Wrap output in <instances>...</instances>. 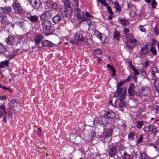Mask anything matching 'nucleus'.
I'll list each match as a JSON object with an SVG mask.
<instances>
[{
	"label": "nucleus",
	"instance_id": "6e6d98bb",
	"mask_svg": "<svg viewBox=\"0 0 159 159\" xmlns=\"http://www.w3.org/2000/svg\"><path fill=\"white\" fill-rule=\"evenodd\" d=\"M157 68L156 67H154L152 68L151 73H157Z\"/></svg>",
	"mask_w": 159,
	"mask_h": 159
},
{
	"label": "nucleus",
	"instance_id": "7c9ffc66",
	"mask_svg": "<svg viewBox=\"0 0 159 159\" xmlns=\"http://www.w3.org/2000/svg\"><path fill=\"white\" fill-rule=\"evenodd\" d=\"M135 133L134 132H131L129 133L128 135V139L130 140H134V136Z\"/></svg>",
	"mask_w": 159,
	"mask_h": 159
},
{
	"label": "nucleus",
	"instance_id": "e433bc0d",
	"mask_svg": "<svg viewBox=\"0 0 159 159\" xmlns=\"http://www.w3.org/2000/svg\"><path fill=\"white\" fill-rule=\"evenodd\" d=\"M84 17L83 18V19L84 18L87 17V18H92L93 16H92L90 14L88 11H86L85 13H84Z\"/></svg>",
	"mask_w": 159,
	"mask_h": 159
},
{
	"label": "nucleus",
	"instance_id": "4c0bfd02",
	"mask_svg": "<svg viewBox=\"0 0 159 159\" xmlns=\"http://www.w3.org/2000/svg\"><path fill=\"white\" fill-rule=\"evenodd\" d=\"M157 3L155 0H152L151 5L153 9L156 8V7L157 6Z\"/></svg>",
	"mask_w": 159,
	"mask_h": 159
},
{
	"label": "nucleus",
	"instance_id": "f03ea898",
	"mask_svg": "<svg viewBox=\"0 0 159 159\" xmlns=\"http://www.w3.org/2000/svg\"><path fill=\"white\" fill-rule=\"evenodd\" d=\"M129 30H124L123 36L126 39V44L127 47L129 48L132 49L135 46L137 41L133 35L129 33Z\"/></svg>",
	"mask_w": 159,
	"mask_h": 159
},
{
	"label": "nucleus",
	"instance_id": "774afa93",
	"mask_svg": "<svg viewBox=\"0 0 159 159\" xmlns=\"http://www.w3.org/2000/svg\"><path fill=\"white\" fill-rule=\"evenodd\" d=\"M133 79L135 80V82L136 81L137 79V77L136 76H134L133 78Z\"/></svg>",
	"mask_w": 159,
	"mask_h": 159
},
{
	"label": "nucleus",
	"instance_id": "69168bd1",
	"mask_svg": "<svg viewBox=\"0 0 159 159\" xmlns=\"http://www.w3.org/2000/svg\"><path fill=\"white\" fill-rule=\"evenodd\" d=\"M145 1L148 3H150L152 0H144Z\"/></svg>",
	"mask_w": 159,
	"mask_h": 159
},
{
	"label": "nucleus",
	"instance_id": "423d86ee",
	"mask_svg": "<svg viewBox=\"0 0 159 159\" xmlns=\"http://www.w3.org/2000/svg\"><path fill=\"white\" fill-rule=\"evenodd\" d=\"M141 94L145 96H149L150 94V89L147 86L143 87L141 89Z\"/></svg>",
	"mask_w": 159,
	"mask_h": 159
},
{
	"label": "nucleus",
	"instance_id": "ea45409f",
	"mask_svg": "<svg viewBox=\"0 0 159 159\" xmlns=\"http://www.w3.org/2000/svg\"><path fill=\"white\" fill-rule=\"evenodd\" d=\"M102 34L98 30H94V35L99 39L100 38Z\"/></svg>",
	"mask_w": 159,
	"mask_h": 159
},
{
	"label": "nucleus",
	"instance_id": "ddd939ff",
	"mask_svg": "<svg viewBox=\"0 0 159 159\" xmlns=\"http://www.w3.org/2000/svg\"><path fill=\"white\" fill-rule=\"evenodd\" d=\"M43 39V36L41 35H38L34 37V42L36 46H39V44Z\"/></svg>",
	"mask_w": 159,
	"mask_h": 159
},
{
	"label": "nucleus",
	"instance_id": "bb28decb",
	"mask_svg": "<svg viewBox=\"0 0 159 159\" xmlns=\"http://www.w3.org/2000/svg\"><path fill=\"white\" fill-rule=\"evenodd\" d=\"M149 46H150V48L149 49V52H151L154 55H156L157 53V51L156 50L155 47L153 46H151L149 45Z\"/></svg>",
	"mask_w": 159,
	"mask_h": 159
},
{
	"label": "nucleus",
	"instance_id": "5701e85b",
	"mask_svg": "<svg viewBox=\"0 0 159 159\" xmlns=\"http://www.w3.org/2000/svg\"><path fill=\"white\" fill-rule=\"evenodd\" d=\"M91 18H87V17H85L83 19H82L81 21L80 22H79V23H81L82 22H83L84 21H86L87 23H88V25L89 26V29H92V28H90L91 25V20L90 19Z\"/></svg>",
	"mask_w": 159,
	"mask_h": 159
},
{
	"label": "nucleus",
	"instance_id": "c03bdc74",
	"mask_svg": "<svg viewBox=\"0 0 159 159\" xmlns=\"http://www.w3.org/2000/svg\"><path fill=\"white\" fill-rule=\"evenodd\" d=\"M140 72L144 78H146L147 76L146 71L143 69L142 68L140 70Z\"/></svg>",
	"mask_w": 159,
	"mask_h": 159
},
{
	"label": "nucleus",
	"instance_id": "49530a36",
	"mask_svg": "<svg viewBox=\"0 0 159 159\" xmlns=\"http://www.w3.org/2000/svg\"><path fill=\"white\" fill-rule=\"evenodd\" d=\"M132 69L135 75H139V72L138 70L137 69H136L134 66H133Z\"/></svg>",
	"mask_w": 159,
	"mask_h": 159
},
{
	"label": "nucleus",
	"instance_id": "338daca9",
	"mask_svg": "<svg viewBox=\"0 0 159 159\" xmlns=\"http://www.w3.org/2000/svg\"><path fill=\"white\" fill-rule=\"evenodd\" d=\"M111 15H111L110 14V15L108 17V18L110 20H111L112 19V16H111Z\"/></svg>",
	"mask_w": 159,
	"mask_h": 159
},
{
	"label": "nucleus",
	"instance_id": "4be33fe9",
	"mask_svg": "<svg viewBox=\"0 0 159 159\" xmlns=\"http://www.w3.org/2000/svg\"><path fill=\"white\" fill-rule=\"evenodd\" d=\"M105 114L109 118L111 119L114 118L116 116L115 112L112 111H107L105 112Z\"/></svg>",
	"mask_w": 159,
	"mask_h": 159
},
{
	"label": "nucleus",
	"instance_id": "0eeeda50",
	"mask_svg": "<svg viewBox=\"0 0 159 159\" xmlns=\"http://www.w3.org/2000/svg\"><path fill=\"white\" fill-rule=\"evenodd\" d=\"M52 14V11H49L44 12L41 15V18L43 20L48 19L50 18Z\"/></svg>",
	"mask_w": 159,
	"mask_h": 159
},
{
	"label": "nucleus",
	"instance_id": "5fc2aeb1",
	"mask_svg": "<svg viewBox=\"0 0 159 159\" xmlns=\"http://www.w3.org/2000/svg\"><path fill=\"white\" fill-rule=\"evenodd\" d=\"M143 139V135H141L140 137L139 138L137 143V144H139L142 142V140Z\"/></svg>",
	"mask_w": 159,
	"mask_h": 159
},
{
	"label": "nucleus",
	"instance_id": "393cba45",
	"mask_svg": "<svg viewBox=\"0 0 159 159\" xmlns=\"http://www.w3.org/2000/svg\"><path fill=\"white\" fill-rule=\"evenodd\" d=\"M121 157L123 159H130V156L126 152H121Z\"/></svg>",
	"mask_w": 159,
	"mask_h": 159
},
{
	"label": "nucleus",
	"instance_id": "864d4df0",
	"mask_svg": "<svg viewBox=\"0 0 159 159\" xmlns=\"http://www.w3.org/2000/svg\"><path fill=\"white\" fill-rule=\"evenodd\" d=\"M6 52V50L4 46L1 44V54H3Z\"/></svg>",
	"mask_w": 159,
	"mask_h": 159
},
{
	"label": "nucleus",
	"instance_id": "b1692460",
	"mask_svg": "<svg viewBox=\"0 0 159 159\" xmlns=\"http://www.w3.org/2000/svg\"><path fill=\"white\" fill-rule=\"evenodd\" d=\"M139 159H149L148 156L146 152H140V155L138 157Z\"/></svg>",
	"mask_w": 159,
	"mask_h": 159
},
{
	"label": "nucleus",
	"instance_id": "680f3d73",
	"mask_svg": "<svg viewBox=\"0 0 159 159\" xmlns=\"http://www.w3.org/2000/svg\"><path fill=\"white\" fill-rule=\"evenodd\" d=\"M14 57V55L12 54L9 55L8 57L10 59H12Z\"/></svg>",
	"mask_w": 159,
	"mask_h": 159
},
{
	"label": "nucleus",
	"instance_id": "2eb2a0df",
	"mask_svg": "<svg viewBox=\"0 0 159 159\" xmlns=\"http://www.w3.org/2000/svg\"><path fill=\"white\" fill-rule=\"evenodd\" d=\"M1 109L2 110V111H1V115L2 116H5L3 118V121L5 122L6 121V119L7 118V116H6V111L4 105H1Z\"/></svg>",
	"mask_w": 159,
	"mask_h": 159
},
{
	"label": "nucleus",
	"instance_id": "e2e57ef3",
	"mask_svg": "<svg viewBox=\"0 0 159 159\" xmlns=\"http://www.w3.org/2000/svg\"><path fill=\"white\" fill-rule=\"evenodd\" d=\"M1 88L3 89L6 90H10L9 89L4 86H1Z\"/></svg>",
	"mask_w": 159,
	"mask_h": 159
},
{
	"label": "nucleus",
	"instance_id": "4468645a",
	"mask_svg": "<svg viewBox=\"0 0 159 159\" xmlns=\"http://www.w3.org/2000/svg\"><path fill=\"white\" fill-rule=\"evenodd\" d=\"M148 46L149 45H148V44L147 43L146 45H144L141 48L140 50V52L143 54H146L149 52Z\"/></svg>",
	"mask_w": 159,
	"mask_h": 159
},
{
	"label": "nucleus",
	"instance_id": "bf43d9fd",
	"mask_svg": "<svg viewBox=\"0 0 159 159\" xmlns=\"http://www.w3.org/2000/svg\"><path fill=\"white\" fill-rule=\"evenodd\" d=\"M111 71L112 72V74L113 76H114L116 73V71L115 69H114V67L112 68L111 69Z\"/></svg>",
	"mask_w": 159,
	"mask_h": 159
},
{
	"label": "nucleus",
	"instance_id": "f8f14e48",
	"mask_svg": "<svg viewBox=\"0 0 159 159\" xmlns=\"http://www.w3.org/2000/svg\"><path fill=\"white\" fill-rule=\"evenodd\" d=\"M51 23L48 20H44L42 23V26L43 29H49L51 27Z\"/></svg>",
	"mask_w": 159,
	"mask_h": 159
},
{
	"label": "nucleus",
	"instance_id": "72a5a7b5",
	"mask_svg": "<svg viewBox=\"0 0 159 159\" xmlns=\"http://www.w3.org/2000/svg\"><path fill=\"white\" fill-rule=\"evenodd\" d=\"M9 64L8 61H5L1 62V68H3L4 66H7Z\"/></svg>",
	"mask_w": 159,
	"mask_h": 159
},
{
	"label": "nucleus",
	"instance_id": "c756f323",
	"mask_svg": "<svg viewBox=\"0 0 159 159\" xmlns=\"http://www.w3.org/2000/svg\"><path fill=\"white\" fill-rule=\"evenodd\" d=\"M120 36V32L117 30H116L114 32L113 35L114 38L118 40Z\"/></svg>",
	"mask_w": 159,
	"mask_h": 159
},
{
	"label": "nucleus",
	"instance_id": "c85d7f7f",
	"mask_svg": "<svg viewBox=\"0 0 159 159\" xmlns=\"http://www.w3.org/2000/svg\"><path fill=\"white\" fill-rule=\"evenodd\" d=\"M153 126L152 125H149L148 126H145L143 128V129L145 132H150L151 131V129Z\"/></svg>",
	"mask_w": 159,
	"mask_h": 159
},
{
	"label": "nucleus",
	"instance_id": "f704fd0d",
	"mask_svg": "<svg viewBox=\"0 0 159 159\" xmlns=\"http://www.w3.org/2000/svg\"><path fill=\"white\" fill-rule=\"evenodd\" d=\"M30 3L34 7H36L37 6V2L36 0H28Z\"/></svg>",
	"mask_w": 159,
	"mask_h": 159
},
{
	"label": "nucleus",
	"instance_id": "a211bd4d",
	"mask_svg": "<svg viewBox=\"0 0 159 159\" xmlns=\"http://www.w3.org/2000/svg\"><path fill=\"white\" fill-rule=\"evenodd\" d=\"M41 43L42 46L45 47H52V45L53 44L51 42L47 40H43L42 42Z\"/></svg>",
	"mask_w": 159,
	"mask_h": 159
},
{
	"label": "nucleus",
	"instance_id": "a18cd8bd",
	"mask_svg": "<svg viewBox=\"0 0 159 159\" xmlns=\"http://www.w3.org/2000/svg\"><path fill=\"white\" fill-rule=\"evenodd\" d=\"M119 89H117V90L115 92L114 94V96L115 98H117L119 97L120 93Z\"/></svg>",
	"mask_w": 159,
	"mask_h": 159
},
{
	"label": "nucleus",
	"instance_id": "aec40b11",
	"mask_svg": "<svg viewBox=\"0 0 159 159\" xmlns=\"http://www.w3.org/2000/svg\"><path fill=\"white\" fill-rule=\"evenodd\" d=\"M11 8L9 7L4 8L1 7V13L8 14L11 11Z\"/></svg>",
	"mask_w": 159,
	"mask_h": 159
},
{
	"label": "nucleus",
	"instance_id": "a878e982",
	"mask_svg": "<svg viewBox=\"0 0 159 159\" xmlns=\"http://www.w3.org/2000/svg\"><path fill=\"white\" fill-rule=\"evenodd\" d=\"M101 36L99 38L101 42L102 43H107V36L104 34H102Z\"/></svg>",
	"mask_w": 159,
	"mask_h": 159
},
{
	"label": "nucleus",
	"instance_id": "6ab92c4d",
	"mask_svg": "<svg viewBox=\"0 0 159 159\" xmlns=\"http://www.w3.org/2000/svg\"><path fill=\"white\" fill-rule=\"evenodd\" d=\"M52 20L55 23H58L62 19L61 16L59 14L56 15L54 16L52 18Z\"/></svg>",
	"mask_w": 159,
	"mask_h": 159
},
{
	"label": "nucleus",
	"instance_id": "473e14b6",
	"mask_svg": "<svg viewBox=\"0 0 159 159\" xmlns=\"http://www.w3.org/2000/svg\"><path fill=\"white\" fill-rule=\"evenodd\" d=\"M150 132L153 134H156L158 132L157 128L156 127V126L153 125Z\"/></svg>",
	"mask_w": 159,
	"mask_h": 159
},
{
	"label": "nucleus",
	"instance_id": "c9c22d12",
	"mask_svg": "<svg viewBox=\"0 0 159 159\" xmlns=\"http://www.w3.org/2000/svg\"><path fill=\"white\" fill-rule=\"evenodd\" d=\"M134 87L133 86H129L128 89V93L130 95H133L134 92Z\"/></svg>",
	"mask_w": 159,
	"mask_h": 159
},
{
	"label": "nucleus",
	"instance_id": "20e7f679",
	"mask_svg": "<svg viewBox=\"0 0 159 159\" xmlns=\"http://www.w3.org/2000/svg\"><path fill=\"white\" fill-rule=\"evenodd\" d=\"M81 32L80 33L79 32H76L74 34V39L78 42H84L87 41V39L84 38L81 34Z\"/></svg>",
	"mask_w": 159,
	"mask_h": 159
},
{
	"label": "nucleus",
	"instance_id": "de8ad7c7",
	"mask_svg": "<svg viewBox=\"0 0 159 159\" xmlns=\"http://www.w3.org/2000/svg\"><path fill=\"white\" fill-rule=\"evenodd\" d=\"M7 97H6V96H1V101H3V104L6 103H7Z\"/></svg>",
	"mask_w": 159,
	"mask_h": 159
},
{
	"label": "nucleus",
	"instance_id": "39448f33",
	"mask_svg": "<svg viewBox=\"0 0 159 159\" xmlns=\"http://www.w3.org/2000/svg\"><path fill=\"white\" fill-rule=\"evenodd\" d=\"M75 16L79 19H83L84 17V11H81L79 8L75 9L74 13Z\"/></svg>",
	"mask_w": 159,
	"mask_h": 159
},
{
	"label": "nucleus",
	"instance_id": "f3484780",
	"mask_svg": "<svg viewBox=\"0 0 159 159\" xmlns=\"http://www.w3.org/2000/svg\"><path fill=\"white\" fill-rule=\"evenodd\" d=\"M117 152L116 148V146L112 147L109 151V154L111 157H113L116 154Z\"/></svg>",
	"mask_w": 159,
	"mask_h": 159
},
{
	"label": "nucleus",
	"instance_id": "9b49d317",
	"mask_svg": "<svg viewBox=\"0 0 159 159\" xmlns=\"http://www.w3.org/2000/svg\"><path fill=\"white\" fill-rule=\"evenodd\" d=\"M115 102V105L119 107L120 108L125 106V104L124 102L120 98L116 99Z\"/></svg>",
	"mask_w": 159,
	"mask_h": 159
},
{
	"label": "nucleus",
	"instance_id": "9d476101",
	"mask_svg": "<svg viewBox=\"0 0 159 159\" xmlns=\"http://www.w3.org/2000/svg\"><path fill=\"white\" fill-rule=\"evenodd\" d=\"M2 23L3 25V26H6L7 25L9 26H11L12 27V28L11 29H12L14 26V25L12 24L9 22V21L7 19L6 16H3L2 17Z\"/></svg>",
	"mask_w": 159,
	"mask_h": 159
},
{
	"label": "nucleus",
	"instance_id": "dca6fc26",
	"mask_svg": "<svg viewBox=\"0 0 159 159\" xmlns=\"http://www.w3.org/2000/svg\"><path fill=\"white\" fill-rule=\"evenodd\" d=\"M6 43L10 45H12L15 43V40L14 38L11 35H9L5 41Z\"/></svg>",
	"mask_w": 159,
	"mask_h": 159
},
{
	"label": "nucleus",
	"instance_id": "2f4dec72",
	"mask_svg": "<svg viewBox=\"0 0 159 159\" xmlns=\"http://www.w3.org/2000/svg\"><path fill=\"white\" fill-rule=\"evenodd\" d=\"M112 130L111 129L109 128L107 129L105 131L106 136V137H109L111 136L112 134Z\"/></svg>",
	"mask_w": 159,
	"mask_h": 159
},
{
	"label": "nucleus",
	"instance_id": "4d7b16f0",
	"mask_svg": "<svg viewBox=\"0 0 159 159\" xmlns=\"http://www.w3.org/2000/svg\"><path fill=\"white\" fill-rule=\"evenodd\" d=\"M116 10L118 12H120L121 11L120 7L118 4H117L116 6Z\"/></svg>",
	"mask_w": 159,
	"mask_h": 159
},
{
	"label": "nucleus",
	"instance_id": "09e8293b",
	"mask_svg": "<svg viewBox=\"0 0 159 159\" xmlns=\"http://www.w3.org/2000/svg\"><path fill=\"white\" fill-rule=\"evenodd\" d=\"M120 23L124 26H125L128 24V21L125 20L121 19L120 20Z\"/></svg>",
	"mask_w": 159,
	"mask_h": 159
},
{
	"label": "nucleus",
	"instance_id": "3c124183",
	"mask_svg": "<svg viewBox=\"0 0 159 159\" xmlns=\"http://www.w3.org/2000/svg\"><path fill=\"white\" fill-rule=\"evenodd\" d=\"M106 6L107 7V9L108 12L111 15H112V14H113V13L112 11L111 7L109 6H108L107 4V5Z\"/></svg>",
	"mask_w": 159,
	"mask_h": 159
},
{
	"label": "nucleus",
	"instance_id": "6e6552de",
	"mask_svg": "<svg viewBox=\"0 0 159 159\" xmlns=\"http://www.w3.org/2000/svg\"><path fill=\"white\" fill-rule=\"evenodd\" d=\"M26 17L32 23H34L38 21V16L36 15H31L30 13H28Z\"/></svg>",
	"mask_w": 159,
	"mask_h": 159
},
{
	"label": "nucleus",
	"instance_id": "cd10ccee",
	"mask_svg": "<svg viewBox=\"0 0 159 159\" xmlns=\"http://www.w3.org/2000/svg\"><path fill=\"white\" fill-rule=\"evenodd\" d=\"M144 124V121H136V127L139 129H141Z\"/></svg>",
	"mask_w": 159,
	"mask_h": 159
},
{
	"label": "nucleus",
	"instance_id": "a19ab883",
	"mask_svg": "<svg viewBox=\"0 0 159 159\" xmlns=\"http://www.w3.org/2000/svg\"><path fill=\"white\" fill-rule=\"evenodd\" d=\"M98 2V5H99V3H100L104 6L107 5V3L105 1V0H96Z\"/></svg>",
	"mask_w": 159,
	"mask_h": 159
},
{
	"label": "nucleus",
	"instance_id": "79ce46f5",
	"mask_svg": "<svg viewBox=\"0 0 159 159\" xmlns=\"http://www.w3.org/2000/svg\"><path fill=\"white\" fill-rule=\"evenodd\" d=\"M149 66V61L146 60L145 62L143 64V68L144 69H146L147 67Z\"/></svg>",
	"mask_w": 159,
	"mask_h": 159
},
{
	"label": "nucleus",
	"instance_id": "7ed1b4c3",
	"mask_svg": "<svg viewBox=\"0 0 159 159\" xmlns=\"http://www.w3.org/2000/svg\"><path fill=\"white\" fill-rule=\"evenodd\" d=\"M13 8L16 13L20 15L23 13V10L20 4L17 2H14L12 4Z\"/></svg>",
	"mask_w": 159,
	"mask_h": 159
},
{
	"label": "nucleus",
	"instance_id": "412c9836",
	"mask_svg": "<svg viewBox=\"0 0 159 159\" xmlns=\"http://www.w3.org/2000/svg\"><path fill=\"white\" fill-rule=\"evenodd\" d=\"M120 93L121 94V98L124 99L125 98L126 94L127 93V89L123 87L119 89Z\"/></svg>",
	"mask_w": 159,
	"mask_h": 159
},
{
	"label": "nucleus",
	"instance_id": "0e129e2a",
	"mask_svg": "<svg viewBox=\"0 0 159 159\" xmlns=\"http://www.w3.org/2000/svg\"><path fill=\"white\" fill-rule=\"evenodd\" d=\"M107 66L108 68H110L111 70L113 68V67H112L111 65L109 64H107Z\"/></svg>",
	"mask_w": 159,
	"mask_h": 159
},
{
	"label": "nucleus",
	"instance_id": "58836bf2",
	"mask_svg": "<svg viewBox=\"0 0 159 159\" xmlns=\"http://www.w3.org/2000/svg\"><path fill=\"white\" fill-rule=\"evenodd\" d=\"M102 34L98 30H94V35L99 39L100 38Z\"/></svg>",
	"mask_w": 159,
	"mask_h": 159
},
{
	"label": "nucleus",
	"instance_id": "1a4fd4ad",
	"mask_svg": "<svg viewBox=\"0 0 159 159\" xmlns=\"http://www.w3.org/2000/svg\"><path fill=\"white\" fill-rule=\"evenodd\" d=\"M109 118L105 113L101 116L99 120V123L103 125L107 124Z\"/></svg>",
	"mask_w": 159,
	"mask_h": 159
},
{
	"label": "nucleus",
	"instance_id": "13d9d810",
	"mask_svg": "<svg viewBox=\"0 0 159 159\" xmlns=\"http://www.w3.org/2000/svg\"><path fill=\"white\" fill-rule=\"evenodd\" d=\"M131 75H129L128 76L127 78L124 80V81H125V82H127L131 80Z\"/></svg>",
	"mask_w": 159,
	"mask_h": 159
},
{
	"label": "nucleus",
	"instance_id": "052dcab7",
	"mask_svg": "<svg viewBox=\"0 0 159 159\" xmlns=\"http://www.w3.org/2000/svg\"><path fill=\"white\" fill-rule=\"evenodd\" d=\"M97 61L98 63H100L102 61V59L99 57L97 58Z\"/></svg>",
	"mask_w": 159,
	"mask_h": 159
},
{
	"label": "nucleus",
	"instance_id": "603ef678",
	"mask_svg": "<svg viewBox=\"0 0 159 159\" xmlns=\"http://www.w3.org/2000/svg\"><path fill=\"white\" fill-rule=\"evenodd\" d=\"M93 52L99 55H101L102 54V52L98 49H94L93 50Z\"/></svg>",
	"mask_w": 159,
	"mask_h": 159
},
{
	"label": "nucleus",
	"instance_id": "f257e3e1",
	"mask_svg": "<svg viewBox=\"0 0 159 159\" xmlns=\"http://www.w3.org/2000/svg\"><path fill=\"white\" fill-rule=\"evenodd\" d=\"M64 2V8L61 11L63 17H68L71 13V9L74 6L78 7L79 5L78 0H61Z\"/></svg>",
	"mask_w": 159,
	"mask_h": 159
},
{
	"label": "nucleus",
	"instance_id": "37998d69",
	"mask_svg": "<svg viewBox=\"0 0 159 159\" xmlns=\"http://www.w3.org/2000/svg\"><path fill=\"white\" fill-rule=\"evenodd\" d=\"M125 83V81H124L119 82L116 85L117 89H120V88Z\"/></svg>",
	"mask_w": 159,
	"mask_h": 159
},
{
	"label": "nucleus",
	"instance_id": "8fccbe9b",
	"mask_svg": "<svg viewBox=\"0 0 159 159\" xmlns=\"http://www.w3.org/2000/svg\"><path fill=\"white\" fill-rule=\"evenodd\" d=\"M152 80L154 81V84H155L156 83L157 77L155 75V73H152Z\"/></svg>",
	"mask_w": 159,
	"mask_h": 159
}]
</instances>
